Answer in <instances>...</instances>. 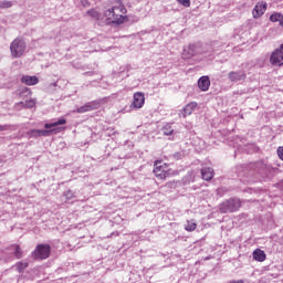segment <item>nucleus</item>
<instances>
[{
    "instance_id": "nucleus-34",
    "label": "nucleus",
    "mask_w": 283,
    "mask_h": 283,
    "mask_svg": "<svg viewBox=\"0 0 283 283\" xmlns=\"http://www.w3.org/2000/svg\"><path fill=\"white\" fill-rule=\"evenodd\" d=\"M119 235V233L118 232H113L112 234H111V238H116V237H118Z\"/></svg>"
},
{
    "instance_id": "nucleus-14",
    "label": "nucleus",
    "mask_w": 283,
    "mask_h": 283,
    "mask_svg": "<svg viewBox=\"0 0 283 283\" xmlns=\"http://www.w3.org/2000/svg\"><path fill=\"white\" fill-rule=\"evenodd\" d=\"M196 54H200V50H198V45L196 44H190L184 50V59H191Z\"/></svg>"
},
{
    "instance_id": "nucleus-10",
    "label": "nucleus",
    "mask_w": 283,
    "mask_h": 283,
    "mask_svg": "<svg viewBox=\"0 0 283 283\" xmlns=\"http://www.w3.org/2000/svg\"><path fill=\"white\" fill-rule=\"evenodd\" d=\"M101 107V102L93 101L86 103L84 106H81L76 109L77 114H85V112H94V109H98Z\"/></svg>"
},
{
    "instance_id": "nucleus-28",
    "label": "nucleus",
    "mask_w": 283,
    "mask_h": 283,
    "mask_svg": "<svg viewBox=\"0 0 283 283\" xmlns=\"http://www.w3.org/2000/svg\"><path fill=\"white\" fill-rule=\"evenodd\" d=\"M21 105L25 106L27 109H32V107H35L36 102L34 99L25 101L24 103L21 102Z\"/></svg>"
},
{
    "instance_id": "nucleus-32",
    "label": "nucleus",
    "mask_w": 283,
    "mask_h": 283,
    "mask_svg": "<svg viewBox=\"0 0 283 283\" xmlns=\"http://www.w3.org/2000/svg\"><path fill=\"white\" fill-rule=\"evenodd\" d=\"M84 75L85 76H94V72H85Z\"/></svg>"
},
{
    "instance_id": "nucleus-13",
    "label": "nucleus",
    "mask_w": 283,
    "mask_h": 283,
    "mask_svg": "<svg viewBox=\"0 0 283 283\" xmlns=\"http://www.w3.org/2000/svg\"><path fill=\"white\" fill-rule=\"evenodd\" d=\"M198 87L201 92H209V87H211V80L209 78V76H201L198 80Z\"/></svg>"
},
{
    "instance_id": "nucleus-21",
    "label": "nucleus",
    "mask_w": 283,
    "mask_h": 283,
    "mask_svg": "<svg viewBox=\"0 0 283 283\" xmlns=\"http://www.w3.org/2000/svg\"><path fill=\"white\" fill-rule=\"evenodd\" d=\"M252 255L253 260H255L256 262H264V260H266V253L264 252V250L255 249Z\"/></svg>"
},
{
    "instance_id": "nucleus-1",
    "label": "nucleus",
    "mask_w": 283,
    "mask_h": 283,
    "mask_svg": "<svg viewBox=\"0 0 283 283\" xmlns=\"http://www.w3.org/2000/svg\"><path fill=\"white\" fill-rule=\"evenodd\" d=\"M61 125H67V119L61 117L44 124V129H31L29 130V136L30 138H41V136L48 137L52 136V134H61V132H65V126Z\"/></svg>"
},
{
    "instance_id": "nucleus-9",
    "label": "nucleus",
    "mask_w": 283,
    "mask_h": 283,
    "mask_svg": "<svg viewBox=\"0 0 283 283\" xmlns=\"http://www.w3.org/2000/svg\"><path fill=\"white\" fill-rule=\"evenodd\" d=\"M143 105H145V94L142 92H137L133 96V103L130 107L133 109H140L143 108Z\"/></svg>"
},
{
    "instance_id": "nucleus-20",
    "label": "nucleus",
    "mask_w": 283,
    "mask_h": 283,
    "mask_svg": "<svg viewBox=\"0 0 283 283\" xmlns=\"http://www.w3.org/2000/svg\"><path fill=\"white\" fill-rule=\"evenodd\" d=\"M247 70H260V67H264V61L255 60L250 61L245 64Z\"/></svg>"
},
{
    "instance_id": "nucleus-5",
    "label": "nucleus",
    "mask_w": 283,
    "mask_h": 283,
    "mask_svg": "<svg viewBox=\"0 0 283 283\" xmlns=\"http://www.w3.org/2000/svg\"><path fill=\"white\" fill-rule=\"evenodd\" d=\"M242 207V202L238 198H231L226 201H223L220 207L219 211L221 213H234V211H238Z\"/></svg>"
},
{
    "instance_id": "nucleus-8",
    "label": "nucleus",
    "mask_w": 283,
    "mask_h": 283,
    "mask_svg": "<svg viewBox=\"0 0 283 283\" xmlns=\"http://www.w3.org/2000/svg\"><path fill=\"white\" fill-rule=\"evenodd\" d=\"M228 80L230 83H240L241 81H247L245 71H231L228 73Z\"/></svg>"
},
{
    "instance_id": "nucleus-18",
    "label": "nucleus",
    "mask_w": 283,
    "mask_h": 283,
    "mask_svg": "<svg viewBox=\"0 0 283 283\" xmlns=\"http://www.w3.org/2000/svg\"><path fill=\"white\" fill-rule=\"evenodd\" d=\"M8 250L11 251L17 260H21V258H23V250H21V245L12 244L8 248Z\"/></svg>"
},
{
    "instance_id": "nucleus-7",
    "label": "nucleus",
    "mask_w": 283,
    "mask_h": 283,
    "mask_svg": "<svg viewBox=\"0 0 283 283\" xmlns=\"http://www.w3.org/2000/svg\"><path fill=\"white\" fill-rule=\"evenodd\" d=\"M270 63L274 67H282L283 65V44L273 51L270 56Z\"/></svg>"
},
{
    "instance_id": "nucleus-12",
    "label": "nucleus",
    "mask_w": 283,
    "mask_h": 283,
    "mask_svg": "<svg viewBox=\"0 0 283 283\" xmlns=\"http://www.w3.org/2000/svg\"><path fill=\"white\" fill-rule=\"evenodd\" d=\"M196 107H198V103L190 102L180 111L179 115L182 116V118H187V116H191V114L196 112Z\"/></svg>"
},
{
    "instance_id": "nucleus-2",
    "label": "nucleus",
    "mask_w": 283,
    "mask_h": 283,
    "mask_svg": "<svg viewBox=\"0 0 283 283\" xmlns=\"http://www.w3.org/2000/svg\"><path fill=\"white\" fill-rule=\"evenodd\" d=\"M125 14H127V9L123 2H116L104 11V17L108 23H114L115 25L125 23V19H127Z\"/></svg>"
},
{
    "instance_id": "nucleus-24",
    "label": "nucleus",
    "mask_w": 283,
    "mask_h": 283,
    "mask_svg": "<svg viewBox=\"0 0 283 283\" xmlns=\"http://www.w3.org/2000/svg\"><path fill=\"white\" fill-rule=\"evenodd\" d=\"M63 198H65V202H70V200H74L76 198V195L72 190H65L63 192Z\"/></svg>"
},
{
    "instance_id": "nucleus-6",
    "label": "nucleus",
    "mask_w": 283,
    "mask_h": 283,
    "mask_svg": "<svg viewBox=\"0 0 283 283\" xmlns=\"http://www.w3.org/2000/svg\"><path fill=\"white\" fill-rule=\"evenodd\" d=\"M253 174H259L261 178H269L271 176V166H268L263 161H256L253 166Z\"/></svg>"
},
{
    "instance_id": "nucleus-30",
    "label": "nucleus",
    "mask_w": 283,
    "mask_h": 283,
    "mask_svg": "<svg viewBox=\"0 0 283 283\" xmlns=\"http://www.w3.org/2000/svg\"><path fill=\"white\" fill-rule=\"evenodd\" d=\"M180 6H184V8H189L191 6V0H177Z\"/></svg>"
},
{
    "instance_id": "nucleus-31",
    "label": "nucleus",
    "mask_w": 283,
    "mask_h": 283,
    "mask_svg": "<svg viewBox=\"0 0 283 283\" xmlns=\"http://www.w3.org/2000/svg\"><path fill=\"white\" fill-rule=\"evenodd\" d=\"M184 156H185V154H182L180 151H177V153L172 154V158L175 160H182Z\"/></svg>"
},
{
    "instance_id": "nucleus-17",
    "label": "nucleus",
    "mask_w": 283,
    "mask_h": 283,
    "mask_svg": "<svg viewBox=\"0 0 283 283\" xmlns=\"http://www.w3.org/2000/svg\"><path fill=\"white\" fill-rule=\"evenodd\" d=\"M21 83L24 85H36L39 84V77H36V75H23L21 77Z\"/></svg>"
},
{
    "instance_id": "nucleus-4",
    "label": "nucleus",
    "mask_w": 283,
    "mask_h": 283,
    "mask_svg": "<svg viewBox=\"0 0 283 283\" xmlns=\"http://www.w3.org/2000/svg\"><path fill=\"white\" fill-rule=\"evenodd\" d=\"M52 253V247L48 243H40L35 247L34 251L31 253L33 260H48Z\"/></svg>"
},
{
    "instance_id": "nucleus-26",
    "label": "nucleus",
    "mask_w": 283,
    "mask_h": 283,
    "mask_svg": "<svg viewBox=\"0 0 283 283\" xmlns=\"http://www.w3.org/2000/svg\"><path fill=\"white\" fill-rule=\"evenodd\" d=\"M28 266H29L28 262L20 261L15 263V269L18 273H23V271H25Z\"/></svg>"
},
{
    "instance_id": "nucleus-11",
    "label": "nucleus",
    "mask_w": 283,
    "mask_h": 283,
    "mask_svg": "<svg viewBox=\"0 0 283 283\" xmlns=\"http://www.w3.org/2000/svg\"><path fill=\"white\" fill-rule=\"evenodd\" d=\"M266 6L264 1L258 2L252 11L253 18L260 19V17L266 12Z\"/></svg>"
},
{
    "instance_id": "nucleus-29",
    "label": "nucleus",
    "mask_w": 283,
    "mask_h": 283,
    "mask_svg": "<svg viewBox=\"0 0 283 283\" xmlns=\"http://www.w3.org/2000/svg\"><path fill=\"white\" fill-rule=\"evenodd\" d=\"M0 8H2V9L12 8V1H8V0L1 1Z\"/></svg>"
},
{
    "instance_id": "nucleus-27",
    "label": "nucleus",
    "mask_w": 283,
    "mask_h": 283,
    "mask_svg": "<svg viewBox=\"0 0 283 283\" xmlns=\"http://www.w3.org/2000/svg\"><path fill=\"white\" fill-rule=\"evenodd\" d=\"M87 14H88V17H91L92 19H96L97 21H99V19H101V13L95 9L88 10Z\"/></svg>"
},
{
    "instance_id": "nucleus-15",
    "label": "nucleus",
    "mask_w": 283,
    "mask_h": 283,
    "mask_svg": "<svg viewBox=\"0 0 283 283\" xmlns=\"http://www.w3.org/2000/svg\"><path fill=\"white\" fill-rule=\"evenodd\" d=\"M239 179L243 185H251L255 182V180H253V172L247 174V169L243 172H239Z\"/></svg>"
},
{
    "instance_id": "nucleus-22",
    "label": "nucleus",
    "mask_w": 283,
    "mask_h": 283,
    "mask_svg": "<svg viewBox=\"0 0 283 283\" xmlns=\"http://www.w3.org/2000/svg\"><path fill=\"white\" fill-rule=\"evenodd\" d=\"M270 21L272 23H279L281 28H283V14L280 12H274L270 15Z\"/></svg>"
},
{
    "instance_id": "nucleus-19",
    "label": "nucleus",
    "mask_w": 283,
    "mask_h": 283,
    "mask_svg": "<svg viewBox=\"0 0 283 283\" xmlns=\"http://www.w3.org/2000/svg\"><path fill=\"white\" fill-rule=\"evenodd\" d=\"M201 178L202 180H213V168L205 167L201 169Z\"/></svg>"
},
{
    "instance_id": "nucleus-16",
    "label": "nucleus",
    "mask_w": 283,
    "mask_h": 283,
    "mask_svg": "<svg viewBox=\"0 0 283 283\" xmlns=\"http://www.w3.org/2000/svg\"><path fill=\"white\" fill-rule=\"evenodd\" d=\"M154 174L156 178H158L159 180H165V178H167V172L165 170V167L159 166L158 163L155 164Z\"/></svg>"
},
{
    "instance_id": "nucleus-3",
    "label": "nucleus",
    "mask_w": 283,
    "mask_h": 283,
    "mask_svg": "<svg viewBox=\"0 0 283 283\" xmlns=\"http://www.w3.org/2000/svg\"><path fill=\"white\" fill-rule=\"evenodd\" d=\"M25 40L23 38H15L10 44L11 56L13 59H21L22 54H25Z\"/></svg>"
},
{
    "instance_id": "nucleus-25",
    "label": "nucleus",
    "mask_w": 283,
    "mask_h": 283,
    "mask_svg": "<svg viewBox=\"0 0 283 283\" xmlns=\"http://www.w3.org/2000/svg\"><path fill=\"white\" fill-rule=\"evenodd\" d=\"M197 227H198V224L196 223L195 220H188L185 226V229H186V231L191 232V231H196Z\"/></svg>"
},
{
    "instance_id": "nucleus-23",
    "label": "nucleus",
    "mask_w": 283,
    "mask_h": 283,
    "mask_svg": "<svg viewBox=\"0 0 283 283\" xmlns=\"http://www.w3.org/2000/svg\"><path fill=\"white\" fill-rule=\"evenodd\" d=\"M161 132L164 136H171L172 134H175L174 126H171V124H166L165 126H163Z\"/></svg>"
},
{
    "instance_id": "nucleus-33",
    "label": "nucleus",
    "mask_w": 283,
    "mask_h": 283,
    "mask_svg": "<svg viewBox=\"0 0 283 283\" xmlns=\"http://www.w3.org/2000/svg\"><path fill=\"white\" fill-rule=\"evenodd\" d=\"M7 128L8 126L0 125V132H6Z\"/></svg>"
}]
</instances>
